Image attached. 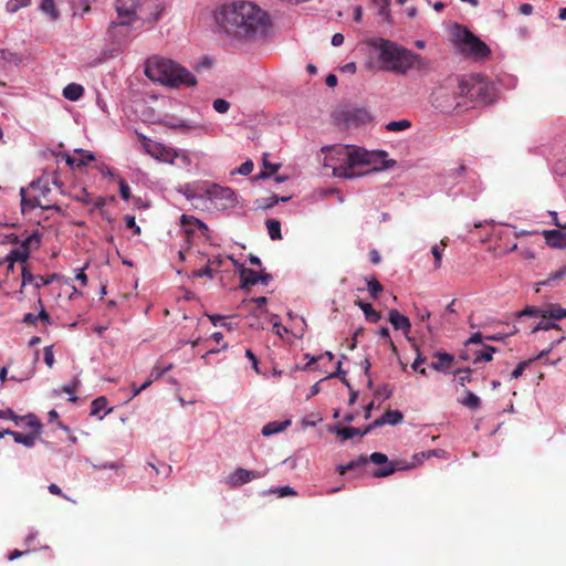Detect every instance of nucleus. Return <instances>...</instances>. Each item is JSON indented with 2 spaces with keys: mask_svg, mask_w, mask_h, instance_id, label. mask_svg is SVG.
Instances as JSON below:
<instances>
[{
  "mask_svg": "<svg viewBox=\"0 0 566 566\" xmlns=\"http://www.w3.org/2000/svg\"><path fill=\"white\" fill-rule=\"evenodd\" d=\"M192 276H195V277L208 276L209 279H213L214 272L209 265H206L199 270L193 271Z\"/></svg>",
  "mask_w": 566,
  "mask_h": 566,
  "instance_id": "603ef678",
  "label": "nucleus"
},
{
  "mask_svg": "<svg viewBox=\"0 0 566 566\" xmlns=\"http://www.w3.org/2000/svg\"><path fill=\"white\" fill-rule=\"evenodd\" d=\"M35 245L38 248L40 245V237L38 233H32L28 235L22 242L21 245L18 249H25L28 252V259L30 258V251L32 245Z\"/></svg>",
  "mask_w": 566,
  "mask_h": 566,
  "instance_id": "7c9ffc66",
  "label": "nucleus"
},
{
  "mask_svg": "<svg viewBox=\"0 0 566 566\" xmlns=\"http://www.w3.org/2000/svg\"><path fill=\"white\" fill-rule=\"evenodd\" d=\"M542 318H553L556 321L566 318V308H563L559 304H549L543 308Z\"/></svg>",
  "mask_w": 566,
  "mask_h": 566,
  "instance_id": "aec40b11",
  "label": "nucleus"
},
{
  "mask_svg": "<svg viewBox=\"0 0 566 566\" xmlns=\"http://www.w3.org/2000/svg\"><path fill=\"white\" fill-rule=\"evenodd\" d=\"M471 368L458 369L455 375H458V382L460 386L464 387L468 382L471 381Z\"/></svg>",
  "mask_w": 566,
  "mask_h": 566,
  "instance_id": "37998d69",
  "label": "nucleus"
},
{
  "mask_svg": "<svg viewBox=\"0 0 566 566\" xmlns=\"http://www.w3.org/2000/svg\"><path fill=\"white\" fill-rule=\"evenodd\" d=\"M392 394V390L389 385H382L376 390V395L382 396L385 399H388Z\"/></svg>",
  "mask_w": 566,
  "mask_h": 566,
  "instance_id": "69168bd1",
  "label": "nucleus"
},
{
  "mask_svg": "<svg viewBox=\"0 0 566 566\" xmlns=\"http://www.w3.org/2000/svg\"><path fill=\"white\" fill-rule=\"evenodd\" d=\"M119 193L124 200H128L130 198V188L129 185L124 180L119 179Z\"/></svg>",
  "mask_w": 566,
  "mask_h": 566,
  "instance_id": "4d7b16f0",
  "label": "nucleus"
},
{
  "mask_svg": "<svg viewBox=\"0 0 566 566\" xmlns=\"http://www.w3.org/2000/svg\"><path fill=\"white\" fill-rule=\"evenodd\" d=\"M22 276V284L21 289H23L28 284H33L36 290H40L43 285L51 284L54 280L57 279V274L53 273L50 275H34L30 269L29 265H23L21 271ZM20 293H22V290H20Z\"/></svg>",
  "mask_w": 566,
  "mask_h": 566,
  "instance_id": "9b49d317",
  "label": "nucleus"
},
{
  "mask_svg": "<svg viewBox=\"0 0 566 566\" xmlns=\"http://www.w3.org/2000/svg\"><path fill=\"white\" fill-rule=\"evenodd\" d=\"M265 473H266V471L260 472V471H255V470H247L243 468H238L234 470L233 473H231L227 478V483L231 488H238V486H241L252 480L260 479V478L264 476Z\"/></svg>",
  "mask_w": 566,
  "mask_h": 566,
  "instance_id": "9d476101",
  "label": "nucleus"
},
{
  "mask_svg": "<svg viewBox=\"0 0 566 566\" xmlns=\"http://www.w3.org/2000/svg\"><path fill=\"white\" fill-rule=\"evenodd\" d=\"M457 95L480 105H488L494 101V88L485 77L472 74L459 81Z\"/></svg>",
  "mask_w": 566,
  "mask_h": 566,
  "instance_id": "39448f33",
  "label": "nucleus"
},
{
  "mask_svg": "<svg viewBox=\"0 0 566 566\" xmlns=\"http://www.w3.org/2000/svg\"><path fill=\"white\" fill-rule=\"evenodd\" d=\"M355 304L364 312L366 319L370 323H377L380 319V313L375 311L371 304L363 300L355 301Z\"/></svg>",
  "mask_w": 566,
  "mask_h": 566,
  "instance_id": "4be33fe9",
  "label": "nucleus"
},
{
  "mask_svg": "<svg viewBox=\"0 0 566 566\" xmlns=\"http://www.w3.org/2000/svg\"><path fill=\"white\" fill-rule=\"evenodd\" d=\"M565 339V336L562 334L558 338L554 339L549 346L548 349H545V350H542L537 357L533 358V359H528V360H524V361H521L516 368L512 371L511 374V378L512 379H517L518 377L522 376L523 371L525 370V368L528 366L530 363L536 360V359H541L545 356L548 355V353L553 349L554 346L560 344L563 340Z\"/></svg>",
  "mask_w": 566,
  "mask_h": 566,
  "instance_id": "f3484780",
  "label": "nucleus"
},
{
  "mask_svg": "<svg viewBox=\"0 0 566 566\" xmlns=\"http://www.w3.org/2000/svg\"><path fill=\"white\" fill-rule=\"evenodd\" d=\"M462 405L472 410H475L480 408L481 400L474 392L468 390L464 399L462 400Z\"/></svg>",
  "mask_w": 566,
  "mask_h": 566,
  "instance_id": "2f4dec72",
  "label": "nucleus"
},
{
  "mask_svg": "<svg viewBox=\"0 0 566 566\" xmlns=\"http://www.w3.org/2000/svg\"><path fill=\"white\" fill-rule=\"evenodd\" d=\"M106 405H107V399L105 397L102 396V397L96 398L92 402L91 415H93V416L98 415L102 410L105 409Z\"/></svg>",
  "mask_w": 566,
  "mask_h": 566,
  "instance_id": "c03bdc74",
  "label": "nucleus"
},
{
  "mask_svg": "<svg viewBox=\"0 0 566 566\" xmlns=\"http://www.w3.org/2000/svg\"><path fill=\"white\" fill-rule=\"evenodd\" d=\"M367 286L373 298H377L384 290V286L375 277L367 280Z\"/></svg>",
  "mask_w": 566,
  "mask_h": 566,
  "instance_id": "e433bc0d",
  "label": "nucleus"
},
{
  "mask_svg": "<svg viewBox=\"0 0 566 566\" xmlns=\"http://www.w3.org/2000/svg\"><path fill=\"white\" fill-rule=\"evenodd\" d=\"M19 422H24V427L32 429V432L41 433L42 424L36 416L29 413L24 417H20Z\"/></svg>",
  "mask_w": 566,
  "mask_h": 566,
  "instance_id": "393cba45",
  "label": "nucleus"
},
{
  "mask_svg": "<svg viewBox=\"0 0 566 566\" xmlns=\"http://www.w3.org/2000/svg\"><path fill=\"white\" fill-rule=\"evenodd\" d=\"M385 423L397 424L402 421L403 416L399 410H387L382 416Z\"/></svg>",
  "mask_w": 566,
  "mask_h": 566,
  "instance_id": "f704fd0d",
  "label": "nucleus"
},
{
  "mask_svg": "<svg viewBox=\"0 0 566 566\" xmlns=\"http://www.w3.org/2000/svg\"><path fill=\"white\" fill-rule=\"evenodd\" d=\"M264 493L277 494L280 497L295 496L297 494L296 491L289 485L270 489V490L265 491Z\"/></svg>",
  "mask_w": 566,
  "mask_h": 566,
  "instance_id": "ea45409f",
  "label": "nucleus"
},
{
  "mask_svg": "<svg viewBox=\"0 0 566 566\" xmlns=\"http://www.w3.org/2000/svg\"><path fill=\"white\" fill-rule=\"evenodd\" d=\"M565 276H566V265L560 268L559 270L551 273L549 276L546 280L542 281L539 284L541 285H549L552 282L562 280Z\"/></svg>",
  "mask_w": 566,
  "mask_h": 566,
  "instance_id": "79ce46f5",
  "label": "nucleus"
},
{
  "mask_svg": "<svg viewBox=\"0 0 566 566\" xmlns=\"http://www.w3.org/2000/svg\"><path fill=\"white\" fill-rule=\"evenodd\" d=\"M382 424H386L385 421H384V418L380 417L378 419H376L373 423L368 424L367 427H365V429L363 430V434H367L369 433L373 429L377 428V427H380Z\"/></svg>",
  "mask_w": 566,
  "mask_h": 566,
  "instance_id": "774afa93",
  "label": "nucleus"
},
{
  "mask_svg": "<svg viewBox=\"0 0 566 566\" xmlns=\"http://www.w3.org/2000/svg\"><path fill=\"white\" fill-rule=\"evenodd\" d=\"M545 243L552 249H566V231L563 229L543 230Z\"/></svg>",
  "mask_w": 566,
  "mask_h": 566,
  "instance_id": "4468645a",
  "label": "nucleus"
},
{
  "mask_svg": "<svg viewBox=\"0 0 566 566\" xmlns=\"http://www.w3.org/2000/svg\"><path fill=\"white\" fill-rule=\"evenodd\" d=\"M369 45L378 51V62L381 70L396 74H406L413 65L417 55L397 43L377 38L369 41Z\"/></svg>",
  "mask_w": 566,
  "mask_h": 566,
  "instance_id": "7ed1b4c3",
  "label": "nucleus"
},
{
  "mask_svg": "<svg viewBox=\"0 0 566 566\" xmlns=\"http://www.w3.org/2000/svg\"><path fill=\"white\" fill-rule=\"evenodd\" d=\"M367 463V457L360 455L357 460L350 461L346 465H339L337 468L339 474H345L347 471L354 470L356 468L363 467Z\"/></svg>",
  "mask_w": 566,
  "mask_h": 566,
  "instance_id": "c756f323",
  "label": "nucleus"
},
{
  "mask_svg": "<svg viewBox=\"0 0 566 566\" xmlns=\"http://www.w3.org/2000/svg\"><path fill=\"white\" fill-rule=\"evenodd\" d=\"M370 461L375 464H386L388 462L387 455L380 452H374L369 457Z\"/></svg>",
  "mask_w": 566,
  "mask_h": 566,
  "instance_id": "13d9d810",
  "label": "nucleus"
},
{
  "mask_svg": "<svg viewBox=\"0 0 566 566\" xmlns=\"http://www.w3.org/2000/svg\"><path fill=\"white\" fill-rule=\"evenodd\" d=\"M6 265L7 275L14 271V264L17 262L23 263V265H28V252L25 249H13L10 253L2 259Z\"/></svg>",
  "mask_w": 566,
  "mask_h": 566,
  "instance_id": "dca6fc26",
  "label": "nucleus"
},
{
  "mask_svg": "<svg viewBox=\"0 0 566 566\" xmlns=\"http://www.w3.org/2000/svg\"><path fill=\"white\" fill-rule=\"evenodd\" d=\"M266 229L270 238L272 240H280L282 238L281 235V222L275 219H269L266 220Z\"/></svg>",
  "mask_w": 566,
  "mask_h": 566,
  "instance_id": "cd10ccee",
  "label": "nucleus"
},
{
  "mask_svg": "<svg viewBox=\"0 0 566 566\" xmlns=\"http://www.w3.org/2000/svg\"><path fill=\"white\" fill-rule=\"evenodd\" d=\"M31 3V0H9L6 4V10L10 13H14L21 8H25Z\"/></svg>",
  "mask_w": 566,
  "mask_h": 566,
  "instance_id": "58836bf2",
  "label": "nucleus"
},
{
  "mask_svg": "<svg viewBox=\"0 0 566 566\" xmlns=\"http://www.w3.org/2000/svg\"><path fill=\"white\" fill-rule=\"evenodd\" d=\"M43 354H44V363L46 364V366L49 368H52L55 363L54 354H53V346L51 345V346L44 347Z\"/></svg>",
  "mask_w": 566,
  "mask_h": 566,
  "instance_id": "8fccbe9b",
  "label": "nucleus"
},
{
  "mask_svg": "<svg viewBox=\"0 0 566 566\" xmlns=\"http://www.w3.org/2000/svg\"><path fill=\"white\" fill-rule=\"evenodd\" d=\"M416 316L419 321L424 322L430 318V312L424 306L415 305Z\"/></svg>",
  "mask_w": 566,
  "mask_h": 566,
  "instance_id": "864d4df0",
  "label": "nucleus"
},
{
  "mask_svg": "<svg viewBox=\"0 0 566 566\" xmlns=\"http://www.w3.org/2000/svg\"><path fill=\"white\" fill-rule=\"evenodd\" d=\"M84 94V87L76 83H70L63 88V96L64 98L76 102L78 101Z\"/></svg>",
  "mask_w": 566,
  "mask_h": 566,
  "instance_id": "412c9836",
  "label": "nucleus"
},
{
  "mask_svg": "<svg viewBox=\"0 0 566 566\" xmlns=\"http://www.w3.org/2000/svg\"><path fill=\"white\" fill-rule=\"evenodd\" d=\"M322 150L327 151L324 166L332 168L333 176L338 178L350 179L360 176L361 174L354 171L355 167L373 165L379 159H382L380 168H391L396 165L395 160L385 159L387 153L384 150L367 151L348 145L325 147Z\"/></svg>",
  "mask_w": 566,
  "mask_h": 566,
  "instance_id": "f03ea898",
  "label": "nucleus"
},
{
  "mask_svg": "<svg viewBox=\"0 0 566 566\" xmlns=\"http://www.w3.org/2000/svg\"><path fill=\"white\" fill-rule=\"evenodd\" d=\"M0 419H11L15 423H19L20 417L14 413V411L10 408L0 409Z\"/></svg>",
  "mask_w": 566,
  "mask_h": 566,
  "instance_id": "6e6d98bb",
  "label": "nucleus"
},
{
  "mask_svg": "<svg viewBox=\"0 0 566 566\" xmlns=\"http://www.w3.org/2000/svg\"><path fill=\"white\" fill-rule=\"evenodd\" d=\"M491 360H492V356H491L490 352H485L483 349V350L474 353V358H473L474 364H478L480 361H491Z\"/></svg>",
  "mask_w": 566,
  "mask_h": 566,
  "instance_id": "5fc2aeb1",
  "label": "nucleus"
},
{
  "mask_svg": "<svg viewBox=\"0 0 566 566\" xmlns=\"http://www.w3.org/2000/svg\"><path fill=\"white\" fill-rule=\"evenodd\" d=\"M549 329L560 331V327L556 323L539 322L535 327H533L532 332L535 333L538 331H549Z\"/></svg>",
  "mask_w": 566,
  "mask_h": 566,
  "instance_id": "3c124183",
  "label": "nucleus"
},
{
  "mask_svg": "<svg viewBox=\"0 0 566 566\" xmlns=\"http://www.w3.org/2000/svg\"><path fill=\"white\" fill-rule=\"evenodd\" d=\"M153 384L151 379H147L140 387H137L135 382L132 384L133 397L139 395L143 390L148 388Z\"/></svg>",
  "mask_w": 566,
  "mask_h": 566,
  "instance_id": "0e129e2a",
  "label": "nucleus"
},
{
  "mask_svg": "<svg viewBox=\"0 0 566 566\" xmlns=\"http://www.w3.org/2000/svg\"><path fill=\"white\" fill-rule=\"evenodd\" d=\"M144 149L151 157L163 163L172 164L177 157V153L172 148L151 140L144 143Z\"/></svg>",
  "mask_w": 566,
  "mask_h": 566,
  "instance_id": "1a4fd4ad",
  "label": "nucleus"
},
{
  "mask_svg": "<svg viewBox=\"0 0 566 566\" xmlns=\"http://www.w3.org/2000/svg\"><path fill=\"white\" fill-rule=\"evenodd\" d=\"M258 272L251 269H247L241 266L240 269V280H241V289H248L249 286L258 284Z\"/></svg>",
  "mask_w": 566,
  "mask_h": 566,
  "instance_id": "6ab92c4d",
  "label": "nucleus"
},
{
  "mask_svg": "<svg viewBox=\"0 0 566 566\" xmlns=\"http://www.w3.org/2000/svg\"><path fill=\"white\" fill-rule=\"evenodd\" d=\"M38 304H39V306L41 307V310H40L39 314L36 315L38 319L44 321L46 324H50V323H51L50 315H49V313L44 310V306H43L42 300H41L40 297L38 298Z\"/></svg>",
  "mask_w": 566,
  "mask_h": 566,
  "instance_id": "680f3d73",
  "label": "nucleus"
},
{
  "mask_svg": "<svg viewBox=\"0 0 566 566\" xmlns=\"http://www.w3.org/2000/svg\"><path fill=\"white\" fill-rule=\"evenodd\" d=\"M230 104L223 98H217L213 101V108L220 114H224L229 111Z\"/></svg>",
  "mask_w": 566,
  "mask_h": 566,
  "instance_id": "09e8293b",
  "label": "nucleus"
},
{
  "mask_svg": "<svg viewBox=\"0 0 566 566\" xmlns=\"http://www.w3.org/2000/svg\"><path fill=\"white\" fill-rule=\"evenodd\" d=\"M21 195V208L22 211L25 212L27 210H32L36 207L41 209H53V206L49 203V201L45 199V193H27V191L21 188L20 191Z\"/></svg>",
  "mask_w": 566,
  "mask_h": 566,
  "instance_id": "f8f14e48",
  "label": "nucleus"
},
{
  "mask_svg": "<svg viewBox=\"0 0 566 566\" xmlns=\"http://www.w3.org/2000/svg\"><path fill=\"white\" fill-rule=\"evenodd\" d=\"M543 308H538L536 306H526L523 311H521L517 316H532V317H542Z\"/></svg>",
  "mask_w": 566,
  "mask_h": 566,
  "instance_id": "a18cd8bd",
  "label": "nucleus"
},
{
  "mask_svg": "<svg viewBox=\"0 0 566 566\" xmlns=\"http://www.w3.org/2000/svg\"><path fill=\"white\" fill-rule=\"evenodd\" d=\"M443 452H444L443 450L433 449V450H428V451H422V452L416 453L413 455L412 467L421 464L424 460H428L431 457H439Z\"/></svg>",
  "mask_w": 566,
  "mask_h": 566,
  "instance_id": "a878e982",
  "label": "nucleus"
},
{
  "mask_svg": "<svg viewBox=\"0 0 566 566\" xmlns=\"http://www.w3.org/2000/svg\"><path fill=\"white\" fill-rule=\"evenodd\" d=\"M206 193L218 210H226L235 203V193L231 188L212 185Z\"/></svg>",
  "mask_w": 566,
  "mask_h": 566,
  "instance_id": "6e6552de",
  "label": "nucleus"
},
{
  "mask_svg": "<svg viewBox=\"0 0 566 566\" xmlns=\"http://www.w3.org/2000/svg\"><path fill=\"white\" fill-rule=\"evenodd\" d=\"M431 253L434 258V270H438L440 269L441 266V260H442V253H443V248H441L440 245H433L431 248Z\"/></svg>",
  "mask_w": 566,
  "mask_h": 566,
  "instance_id": "de8ad7c7",
  "label": "nucleus"
},
{
  "mask_svg": "<svg viewBox=\"0 0 566 566\" xmlns=\"http://www.w3.org/2000/svg\"><path fill=\"white\" fill-rule=\"evenodd\" d=\"M290 423H291L290 420L269 422L262 428V434L265 437H269L274 433L282 432L290 426Z\"/></svg>",
  "mask_w": 566,
  "mask_h": 566,
  "instance_id": "5701e85b",
  "label": "nucleus"
},
{
  "mask_svg": "<svg viewBox=\"0 0 566 566\" xmlns=\"http://www.w3.org/2000/svg\"><path fill=\"white\" fill-rule=\"evenodd\" d=\"M388 319L395 329H400L405 334H408L411 329V323L409 318L400 314L397 310H391L389 312Z\"/></svg>",
  "mask_w": 566,
  "mask_h": 566,
  "instance_id": "a211bd4d",
  "label": "nucleus"
},
{
  "mask_svg": "<svg viewBox=\"0 0 566 566\" xmlns=\"http://www.w3.org/2000/svg\"><path fill=\"white\" fill-rule=\"evenodd\" d=\"M290 198L291 197H281L279 195H272L270 198L263 199L262 200L263 202L259 207L266 210V209L274 207L279 202L289 201Z\"/></svg>",
  "mask_w": 566,
  "mask_h": 566,
  "instance_id": "c9c22d12",
  "label": "nucleus"
},
{
  "mask_svg": "<svg viewBox=\"0 0 566 566\" xmlns=\"http://www.w3.org/2000/svg\"><path fill=\"white\" fill-rule=\"evenodd\" d=\"M397 468L394 463H390L384 468H380L374 472L375 478H385L396 472Z\"/></svg>",
  "mask_w": 566,
  "mask_h": 566,
  "instance_id": "49530a36",
  "label": "nucleus"
},
{
  "mask_svg": "<svg viewBox=\"0 0 566 566\" xmlns=\"http://www.w3.org/2000/svg\"><path fill=\"white\" fill-rule=\"evenodd\" d=\"M171 368V365H168L167 367L160 368L159 366H155L153 370L150 371V378L151 380L160 378L166 371H168Z\"/></svg>",
  "mask_w": 566,
  "mask_h": 566,
  "instance_id": "052dcab7",
  "label": "nucleus"
},
{
  "mask_svg": "<svg viewBox=\"0 0 566 566\" xmlns=\"http://www.w3.org/2000/svg\"><path fill=\"white\" fill-rule=\"evenodd\" d=\"M145 74L154 82H159L172 87L195 86L196 77L185 67L171 60L153 59L148 60Z\"/></svg>",
  "mask_w": 566,
  "mask_h": 566,
  "instance_id": "20e7f679",
  "label": "nucleus"
},
{
  "mask_svg": "<svg viewBox=\"0 0 566 566\" xmlns=\"http://www.w3.org/2000/svg\"><path fill=\"white\" fill-rule=\"evenodd\" d=\"M76 154L77 168L85 167L88 165V163L95 159L94 155L87 150L78 149L76 150Z\"/></svg>",
  "mask_w": 566,
  "mask_h": 566,
  "instance_id": "72a5a7b5",
  "label": "nucleus"
},
{
  "mask_svg": "<svg viewBox=\"0 0 566 566\" xmlns=\"http://www.w3.org/2000/svg\"><path fill=\"white\" fill-rule=\"evenodd\" d=\"M411 126L410 122L408 119H401V120H394L389 122L386 125V129L389 132H401Z\"/></svg>",
  "mask_w": 566,
  "mask_h": 566,
  "instance_id": "4c0bfd02",
  "label": "nucleus"
},
{
  "mask_svg": "<svg viewBox=\"0 0 566 566\" xmlns=\"http://www.w3.org/2000/svg\"><path fill=\"white\" fill-rule=\"evenodd\" d=\"M41 10L46 13L53 21L57 20L60 17V12L55 7L54 0H42Z\"/></svg>",
  "mask_w": 566,
  "mask_h": 566,
  "instance_id": "bb28decb",
  "label": "nucleus"
},
{
  "mask_svg": "<svg viewBox=\"0 0 566 566\" xmlns=\"http://www.w3.org/2000/svg\"><path fill=\"white\" fill-rule=\"evenodd\" d=\"M280 164H271L266 160V158H263V168L264 171L259 174V178L265 179L269 178L272 174H274L279 168Z\"/></svg>",
  "mask_w": 566,
  "mask_h": 566,
  "instance_id": "a19ab883",
  "label": "nucleus"
},
{
  "mask_svg": "<svg viewBox=\"0 0 566 566\" xmlns=\"http://www.w3.org/2000/svg\"><path fill=\"white\" fill-rule=\"evenodd\" d=\"M344 120L348 126H360L371 122L373 117L366 108H350L343 112Z\"/></svg>",
  "mask_w": 566,
  "mask_h": 566,
  "instance_id": "ddd939ff",
  "label": "nucleus"
},
{
  "mask_svg": "<svg viewBox=\"0 0 566 566\" xmlns=\"http://www.w3.org/2000/svg\"><path fill=\"white\" fill-rule=\"evenodd\" d=\"M433 357L437 358V360L432 361L430 367L443 374L449 373L454 364V356L446 352H437L433 354Z\"/></svg>",
  "mask_w": 566,
  "mask_h": 566,
  "instance_id": "2eb2a0df",
  "label": "nucleus"
},
{
  "mask_svg": "<svg viewBox=\"0 0 566 566\" xmlns=\"http://www.w3.org/2000/svg\"><path fill=\"white\" fill-rule=\"evenodd\" d=\"M361 432H363V430L359 428L343 427L337 430V436H339L342 438V440L345 441V440H349L356 436L363 437L364 434Z\"/></svg>",
  "mask_w": 566,
  "mask_h": 566,
  "instance_id": "c85d7f7f",
  "label": "nucleus"
},
{
  "mask_svg": "<svg viewBox=\"0 0 566 566\" xmlns=\"http://www.w3.org/2000/svg\"><path fill=\"white\" fill-rule=\"evenodd\" d=\"M40 437V432H30V433H21L17 432L13 434V440L17 443H21L28 448H31L34 446L35 440Z\"/></svg>",
  "mask_w": 566,
  "mask_h": 566,
  "instance_id": "b1692460",
  "label": "nucleus"
},
{
  "mask_svg": "<svg viewBox=\"0 0 566 566\" xmlns=\"http://www.w3.org/2000/svg\"><path fill=\"white\" fill-rule=\"evenodd\" d=\"M48 490L51 494L53 495H57V496H61L65 500H69V497L63 493V491L61 490V488L59 485H56L55 483H51L49 486H48Z\"/></svg>",
  "mask_w": 566,
  "mask_h": 566,
  "instance_id": "338daca9",
  "label": "nucleus"
},
{
  "mask_svg": "<svg viewBox=\"0 0 566 566\" xmlns=\"http://www.w3.org/2000/svg\"><path fill=\"white\" fill-rule=\"evenodd\" d=\"M187 221H195L196 228L198 230H200L203 235H207V233L209 231V228H208V226L205 222H202L201 220L197 219L193 216L182 214L181 216V224L184 227H187Z\"/></svg>",
  "mask_w": 566,
  "mask_h": 566,
  "instance_id": "473e14b6",
  "label": "nucleus"
},
{
  "mask_svg": "<svg viewBox=\"0 0 566 566\" xmlns=\"http://www.w3.org/2000/svg\"><path fill=\"white\" fill-rule=\"evenodd\" d=\"M252 170H253V163L251 160H247L243 164H241V166L238 169V172L243 176H248L252 172Z\"/></svg>",
  "mask_w": 566,
  "mask_h": 566,
  "instance_id": "e2e57ef3",
  "label": "nucleus"
},
{
  "mask_svg": "<svg viewBox=\"0 0 566 566\" xmlns=\"http://www.w3.org/2000/svg\"><path fill=\"white\" fill-rule=\"evenodd\" d=\"M216 21L222 32L240 42L263 36L271 24L266 11L250 1H232L216 11Z\"/></svg>",
  "mask_w": 566,
  "mask_h": 566,
  "instance_id": "f257e3e1",
  "label": "nucleus"
},
{
  "mask_svg": "<svg viewBox=\"0 0 566 566\" xmlns=\"http://www.w3.org/2000/svg\"><path fill=\"white\" fill-rule=\"evenodd\" d=\"M125 223L128 229L134 231V234H140V228L136 224L134 216H125Z\"/></svg>",
  "mask_w": 566,
  "mask_h": 566,
  "instance_id": "bf43d9fd",
  "label": "nucleus"
},
{
  "mask_svg": "<svg viewBox=\"0 0 566 566\" xmlns=\"http://www.w3.org/2000/svg\"><path fill=\"white\" fill-rule=\"evenodd\" d=\"M116 11L119 21H113L109 24V36L118 45L126 42L125 36L128 31V25L137 19L136 11L139 7V0H116Z\"/></svg>",
  "mask_w": 566,
  "mask_h": 566,
  "instance_id": "423d86ee",
  "label": "nucleus"
},
{
  "mask_svg": "<svg viewBox=\"0 0 566 566\" xmlns=\"http://www.w3.org/2000/svg\"><path fill=\"white\" fill-rule=\"evenodd\" d=\"M454 36L465 54L475 59H485L491 54L490 48L465 27L457 25Z\"/></svg>",
  "mask_w": 566,
  "mask_h": 566,
  "instance_id": "0eeeda50",
  "label": "nucleus"
}]
</instances>
